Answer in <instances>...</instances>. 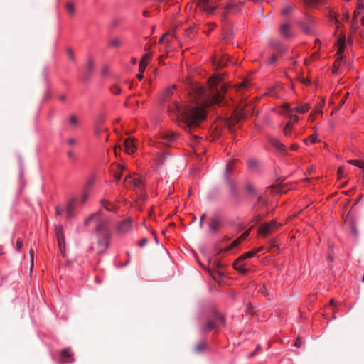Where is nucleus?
I'll list each match as a JSON object with an SVG mask.
<instances>
[{
	"label": "nucleus",
	"instance_id": "f257e3e1",
	"mask_svg": "<svg viewBox=\"0 0 364 364\" xmlns=\"http://www.w3.org/2000/svg\"><path fill=\"white\" fill-rule=\"evenodd\" d=\"M185 82L192 100L191 105L182 107L178 102H173L172 105L169 106L168 111L177 116L181 114L186 129L191 132L193 128L198 127L200 122L205 119L207 107L219 105L222 102L223 93L227 90V87L225 84H220L218 77H213L208 80L209 92L189 78H186Z\"/></svg>",
	"mask_w": 364,
	"mask_h": 364
},
{
	"label": "nucleus",
	"instance_id": "f03ea898",
	"mask_svg": "<svg viewBox=\"0 0 364 364\" xmlns=\"http://www.w3.org/2000/svg\"><path fill=\"white\" fill-rule=\"evenodd\" d=\"M224 318L220 314H216L214 320H208L205 323L201 326V331L208 333L216 329L219 326L223 325Z\"/></svg>",
	"mask_w": 364,
	"mask_h": 364
},
{
	"label": "nucleus",
	"instance_id": "7ed1b4c3",
	"mask_svg": "<svg viewBox=\"0 0 364 364\" xmlns=\"http://www.w3.org/2000/svg\"><path fill=\"white\" fill-rule=\"evenodd\" d=\"M337 46H338L337 54L339 56L336 58V60H335V62L333 65V67H332L333 73H336L338 71L340 64L343 60V56L341 55L344 52V48L346 46V39L344 37L340 38L338 39Z\"/></svg>",
	"mask_w": 364,
	"mask_h": 364
},
{
	"label": "nucleus",
	"instance_id": "20e7f679",
	"mask_svg": "<svg viewBox=\"0 0 364 364\" xmlns=\"http://www.w3.org/2000/svg\"><path fill=\"white\" fill-rule=\"evenodd\" d=\"M248 112V107H246L245 109H242L241 111L235 113L234 116L226 122L228 129L231 130L233 126L242 120Z\"/></svg>",
	"mask_w": 364,
	"mask_h": 364
},
{
	"label": "nucleus",
	"instance_id": "39448f33",
	"mask_svg": "<svg viewBox=\"0 0 364 364\" xmlns=\"http://www.w3.org/2000/svg\"><path fill=\"white\" fill-rule=\"evenodd\" d=\"M109 246V234H105L97 243L92 247V249L98 254L104 252Z\"/></svg>",
	"mask_w": 364,
	"mask_h": 364
},
{
	"label": "nucleus",
	"instance_id": "423d86ee",
	"mask_svg": "<svg viewBox=\"0 0 364 364\" xmlns=\"http://www.w3.org/2000/svg\"><path fill=\"white\" fill-rule=\"evenodd\" d=\"M202 267H203L204 269L208 272V273L212 276L214 280L217 279L216 275H218L219 277L223 276V273L220 271V269L223 268L224 265L218 261L215 260L213 262V267L215 268V271L211 270L210 268H207L204 266Z\"/></svg>",
	"mask_w": 364,
	"mask_h": 364
},
{
	"label": "nucleus",
	"instance_id": "0eeeda50",
	"mask_svg": "<svg viewBox=\"0 0 364 364\" xmlns=\"http://www.w3.org/2000/svg\"><path fill=\"white\" fill-rule=\"evenodd\" d=\"M197 6L208 14H211L216 9L213 0H198Z\"/></svg>",
	"mask_w": 364,
	"mask_h": 364
},
{
	"label": "nucleus",
	"instance_id": "6e6552de",
	"mask_svg": "<svg viewBox=\"0 0 364 364\" xmlns=\"http://www.w3.org/2000/svg\"><path fill=\"white\" fill-rule=\"evenodd\" d=\"M159 139V143L166 146H170L171 142L176 139V136L172 132H162Z\"/></svg>",
	"mask_w": 364,
	"mask_h": 364
},
{
	"label": "nucleus",
	"instance_id": "1a4fd4ad",
	"mask_svg": "<svg viewBox=\"0 0 364 364\" xmlns=\"http://www.w3.org/2000/svg\"><path fill=\"white\" fill-rule=\"evenodd\" d=\"M132 220L130 219H127L121 222L117 228V232L122 235L129 232L132 228Z\"/></svg>",
	"mask_w": 364,
	"mask_h": 364
},
{
	"label": "nucleus",
	"instance_id": "9d476101",
	"mask_svg": "<svg viewBox=\"0 0 364 364\" xmlns=\"http://www.w3.org/2000/svg\"><path fill=\"white\" fill-rule=\"evenodd\" d=\"M95 68V63L92 58H88L86 63L85 73L83 75V80L86 81L90 79L91 73Z\"/></svg>",
	"mask_w": 364,
	"mask_h": 364
},
{
	"label": "nucleus",
	"instance_id": "9b49d317",
	"mask_svg": "<svg viewBox=\"0 0 364 364\" xmlns=\"http://www.w3.org/2000/svg\"><path fill=\"white\" fill-rule=\"evenodd\" d=\"M125 151L129 154H133L135 152L136 144L134 139L127 138L124 141Z\"/></svg>",
	"mask_w": 364,
	"mask_h": 364
},
{
	"label": "nucleus",
	"instance_id": "f8f14e48",
	"mask_svg": "<svg viewBox=\"0 0 364 364\" xmlns=\"http://www.w3.org/2000/svg\"><path fill=\"white\" fill-rule=\"evenodd\" d=\"M279 34L284 38H290L291 36V24L288 23L281 24L279 26Z\"/></svg>",
	"mask_w": 364,
	"mask_h": 364
},
{
	"label": "nucleus",
	"instance_id": "ddd939ff",
	"mask_svg": "<svg viewBox=\"0 0 364 364\" xmlns=\"http://www.w3.org/2000/svg\"><path fill=\"white\" fill-rule=\"evenodd\" d=\"M150 59H151V53H146L145 55H144L141 57V59L140 60V63L139 65V70L140 71V73L144 72L146 67L149 64Z\"/></svg>",
	"mask_w": 364,
	"mask_h": 364
},
{
	"label": "nucleus",
	"instance_id": "4468645a",
	"mask_svg": "<svg viewBox=\"0 0 364 364\" xmlns=\"http://www.w3.org/2000/svg\"><path fill=\"white\" fill-rule=\"evenodd\" d=\"M123 171L124 167L119 164L112 166V171L114 173V178L117 181H119L121 178Z\"/></svg>",
	"mask_w": 364,
	"mask_h": 364
},
{
	"label": "nucleus",
	"instance_id": "2eb2a0df",
	"mask_svg": "<svg viewBox=\"0 0 364 364\" xmlns=\"http://www.w3.org/2000/svg\"><path fill=\"white\" fill-rule=\"evenodd\" d=\"M107 220H101L98 221V224L96 228L97 232L100 233L102 236H103L105 233L108 234L107 231Z\"/></svg>",
	"mask_w": 364,
	"mask_h": 364
},
{
	"label": "nucleus",
	"instance_id": "dca6fc26",
	"mask_svg": "<svg viewBox=\"0 0 364 364\" xmlns=\"http://www.w3.org/2000/svg\"><path fill=\"white\" fill-rule=\"evenodd\" d=\"M269 141L272 146H273L277 150L280 151H285L284 145L278 139L270 137Z\"/></svg>",
	"mask_w": 364,
	"mask_h": 364
},
{
	"label": "nucleus",
	"instance_id": "f3484780",
	"mask_svg": "<svg viewBox=\"0 0 364 364\" xmlns=\"http://www.w3.org/2000/svg\"><path fill=\"white\" fill-rule=\"evenodd\" d=\"M262 249V247H259V248L257 249L256 250L249 251V252L244 253L243 255H242L237 259V263H238V262H243L245 259L253 257V255H255L256 252H259Z\"/></svg>",
	"mask_w": 364,
	"mask_h": 364
},
{
	"label": "nucleus",
	"instance_id": "a211bd4d",
	"mask_svg": "<svg viewBox=\"0 0 364 364\" xmlns=\"http://www.w3.org/2000/svg\"><path fill=\"white\" fill-rule=\"evenodd\" d=\"M75 209V202L74 200H70L68 202L66 208V216L68 218H71L74 216V210Z\"/></svg>",
	"mask_w": 364,
	"mask_h": 364
},
{
	"label": "nucleus",
	"instance_id": "6ab92c4d",
	"mask_svg": "<svg viewBox=\"0 0 364 364\" xmlns=\"http://www.w3.org/2000/svg\"><path fill=\"white\" fill-rule=\"evenodd\" d=\"M207 348V343L205 341H200L197 343L194 348L193 352L196 354L202 353Z\"/></svg>",
	"mask_w": 364,
	"mask_h": 364
},
{
	"label": "nucleus",
	"instance_id": "aec40b11",
	"mask_svg": "<svg viewBox=\"0 0 364 364\" xmlns=\"http://www.w3.org/2000/svg\"><path fill=\"white\" fill-rule=\"evenodd\" d=\"M56 231V237L58 240V245H64V236L63 233V228L61 226L56 227L55 229Z\"/></svg>",
	"mask_w": 364,
	"mask_h": 364
},
{
	"label": "nucleus",
	"instance_id": "412c9836",
	"mask_svg": "<svg viewBox=\"0 0 364 364\" xmlns=\"http://www.w3.org/2000/svg\"><path fill=\"white\" fill-rule=\"evenodd\" d=\"M272 232V228L269 223H265L261 225L259 227V232L263 235L266 236Z\"/></svg>",
	"mask_w": 364,
	"mask_h": 364
},
{
	"label": "nucleus",
	"instance_id": "4be33fe9",
	"mask_svg": "<svg viewBox=\"0 0 364 364\" xmlns=\"http://www.w3.org/2000/svg\"><path fill=\"white\" fill-rule=\"evenodd\" d=\"M234 268L240 272L241 273H246L247 272V269L245 268V264L243 263V262H238L237 263V259L233 263Z\"/></svg>",
	"mask_w": 364,
	"mask_h": 364
},
{
	"label": "nucleus",
	"instance_id": "5701e85b",
	"mask_svg": "<svg viewBox=\"0 0 364 364\" xmlns=\"http://www.w3.org/2000/svg\"><path fill=\"white\" fill-rule=\"evenodd\" d=\"M242 2L240 1H237V0H229L228 3L227 4V6L225 7V10L228 11V10L233 9H237L238 6L242 5Z\"/></svg>",
	"mask_w": 364,
	"mask_h": 364
},
{
	"label": "nucleus",
	"instance_id": "b1692460",
	"mask_svg": "<svg viewBox=\"0 0 364 364\" xmlns=\"http://www.w3.org/2000/svg\"><path fill=\"white\" fill-rule=\"evenodd\" d=\"M101 203L102 206L108 211H115L117 210V207L114 204H112L106 200H102Z\"/></svg>",
	"mask_w": 364,
	"mask_h": 364
},
{
	"label": "nucleus",
	"instance_id": "393cba45",
	"mask_svg": "<svg viewBox=\"0 0 364 364\" xmlns=\"http://www.w3.org/2000/svg\"><path fill=\"white\" fill-rule=\"evenodd\" d=\"M364 9V4L362 0L358 1L356 9L353 14V18L355 19L360 14L362 10Z\"/></svg>",
	"mask_w": 364,
	"mask_h": 364
},
{
	"label": "nucleus",
	"instance_id": "a878e982",
	"mask_svg": "<svg viewBox=\"0 0 364 364\" xmlns=\"http://www.w3.org/2000/svg\"><path fill=\"white\" fill-rule=\"evenodd\" d=\"M280 89V87L279 85L273 86L269 87L268 91V95H271L274 97H279L278 90Z\"/></svg>",
	"mask_w": 364,
	"mask_h": 364
},
{
	"label": "nucleus",
	"instance_id": "bb28decb",
	"mask_svg": "<svg viewBox=\"0 0 364 364\" xmlns=\"http://www.w3.org/2000/svg\"><path fill=\"white\" fill-rule=\"evenodd\" d=\"M148 242V239L146 237H143L139 242L138 243V245L144 250V253L145 255H147L149 252V248L147 250L145 249V246L146 245Z\"/></svg>",
	"mask_w": 364,
	"mask_h": 364
},
{
	"label": "nucleus",
	"instance_id": "cd10ccee",
	"mask_svg": "<svg viewBox=\"0 0 364 364\" xmlns=\"http://www.w3.org/2000/svg\"><path fill=\"white\" fill-rule=\"evenodd\" d=\"M101 214H102V211L101 210H98L97 212L92 214L89 218H87L85 220V225H87L92 220L98 219Z\"/></svg>",
	"mask_w": 364,
	"mask_h": 364
},
{
	"label": "nucleus",
	"instance_id": "c85d7f7f",
	"mask_svg": "<svg viewBox=\"0 0 364 364\" xmlns=\"http://www.w3.org/2000/svg\"><path fill=\"white\" fill-rule=\"evenodd\" d=\"M323 105H324V100H322L320 105L316 107V109H314V111L313 112H311L310 117L312 119H314V116L316 114H319V113L322 112L321 108L323 106Z\"/></svg>",
	"mask_w": 364,
	"mask_h": 364
},
{
	"label": "nucleus",
	"instance_id": "c756f323",
	"mask_svg": "<svg viewBox=\"0 0 364 364\" xmlns=\"http://www.w3.org/2000/svg\"><path fill=\"white\" fill-rule=\"evenodd\" d=\"M66 9L67 11L69 13L70 15L73 16L75 14V5L71 2H68L66 4Z\"/></svg>",
	"mask_w": 364,
	"mask_h": 364
},
{
	"label": "nucleus",
	"instance_id": "7c9ffc66",
	"mask_svg": "<svg viewBox=\"0 0 364 364\" xmlns=\"http://www.w3.org/2000/svg\"><path fill=\"white\" fill-rule=\"evenodd\" d=\"M105 131V128H104L102 124H96V126L95 127V134L97 136H100Z\"/></svg>",
	"mask_w": 364,
	"mask_h": 364
},
{
	"label": "nucleus",
	"instance_id": "2f4dec72",
	"mask_svg": "<svg viewBox=\"0 0 364 364\" xmlns=\"http://www.w3.org/2000/svg\"><path fill=\"white\" fill-rule=\"evenodd\" d=\"M219 221L214 220L213 223L210 225V230L213 232H216L218 230Z\"/></svg>",
	"mask_w": 364,
	"mask_h": 364
},
{
	"label": "nucleus",
	"instance_id": "473e14b6",
	"mask_svg": "<svg viewBox=\"0 0 364 364\" xmlns=\"http://www.w3.org/2000/svg\"><path fill=\"white\" fill-rule=\"evenodd\" d=\"M176 88V86L175 85H173L171 87H167L164 91V95L166 97H168V96L171 95L173 93Z\"/></svg>",
	"mask_w": 364,
	"mask_h": 364
},
{
	"label": "nucleus",
	"instance_id": "72a5a7b5",
	"mask_svg": "<svg viewBox=\"0 0 364 364\" xmlns=\"http://www.w3.org/2000/svg\"><path fill=\"white\" fill-rule=\"evenodd\" d=\"M60 357H61V359H62V362L63 363H65L66 361L64 360V359L66 358L71 357V354L70 353V352H69V350L68 349H65V350L61 351Z\"/></svg>",
	"mask_w": 364,
	"mask_h": 364
},
{
	"label": "nucleus",
	"instance_id": "f704fd0d",
	"mask_svg": "<svg viewBox=\"0 0 364 364\" xmlns=\"http://www.w3.org/2000/svg\"><path fill=\"white\" fill-rule=\"evenodd\" d=\"M348 162L361 168H364V161L358 160H350Z\"/></svg>",
	"mask_w": 364,
	"mask_h": 364
},
{
	"label": "nucleus",
	"instance_id": "c9c22d12",
	"mask_svg": "<svg viewBox=\"0 0 364 364\" xmlns=\"http://www.w3.org/2000/svg\"><path fill=\"white\" fill-rule=\"evenodd\" d=\"M68 121L72 126H77L78 124V119L74 114L70 116Z\"/></svg>",
	"mask_w": 364,
	"mask_h": 364
},
{
	"label": "nucleus",
	"instance_id": "e433bc0d",
	"mask_svg": "<svg viewBox=\"0 0 364 364\" xmlns=\"http://www.w3.org/2000/svg\"><path fill=\"white\" fill-rule=\"evenodd\" d=\"M245 189L246 191L250 194L255 195L256 193L255 189L251 183H247L245 185Z\"/></svg>",
	"mask_w": 364,
	"mask_h": 364
},
{
	"label": "nucleus",
	"instance_id": "4c0bfd02",
	"mask_svg": "<svg viewBox=\"0 0 364 364\" xmlns=\"http://www.w3.org/2000/svg\"><path fill=\"white\" fill-rule=\"evenodd\" d=\"M241 241H242V240H241L240 237H239V238H237V240H234V241L232 242V244L230 245V247H228L227 249H225V250H220L219 252H222V251H227V250H230V249H232V248H233V247H235L237 246V245H238V244L241 242Z\"/></svg>",
	"mask_w": 364,
	"mask_h": 364
},
{
	"label": "nucleus",
	"instance_id": "58836bf2",
	"mask_svg": "<svg viewBox=\"0 0 364 364\" xmlns=\"http://www.w3.org/2000/svg\"><path fill=\"white\" fill-rule=\"evenodd\" d=\"M121 45V41L117 38L112 39L109 42V46L112 48H118Z\"/></svg>",
	"mask_w": 364,
	"mask_h": 364
},
{
	"label": "nucleus",
	"instance_id": "ea45409f",
	"mask_svg": "<svg viewBox=\"0 0 364 364\" xmlns=\"http://www.w3.org/2000/svg\"><path fill=\"white\" fill-rule=\"evenodd\" d=\"M293 9H294L293 6L287 5L282 9V14L284 16L288 15L289 13H291V11L293 10Z\"/></svg>",
	"mask_w": 364,
	"mask_h": 364
},
{
	"label": "nucleus",
	"instance_id": "a19ab883",
	"mask_svg": "<svg viewBox=\"0 0 364 364\" xmlns=\"http://www.w3.org/2000/svg\"><path fill=\"white\" fill-rule=\"evenodd\" d=\"M291 122H289L286 126L284 127V129H283V132L284 134L286 135V136H289L290 134V132H291Z\"/></svg>",
	"mask_w": 364,
	"mask_h": 364
},
{
	"label": "nucleus",
	"instance_id": "79ce46f5",
	"mask_svg": "<svg viewBox=\"0 0 364 364\" xmlns=\"http://www.w3.org/2000/svg\"><path fill=\"white\" fill-rule=\"evenodd\" d=\"M299 107V113H305L309 111V105L308 104H304Z\"/></svg>",
	"mask_w": 364,
	"mask_h": 364
},
{
	"label": "nucleus",
	"instance_id": "37998d69",
	"mask_svg": "<svg viewBox=\"0 0 364 364\" xmlns=\"http://www.w3.org/2000/svg\"><path fill=\"white\" fill-rule=\"evenodd\" d=\"M137 187H138V200L141 198V200H144V198H145V195L144 194H142L141 192V181L138 178V185H137Z\"/></svg>",
	"mask_w": 364,
	"mask_h": 364
},
{
	"label": "nucleus",
	"instance_id": "c03bdc74",
	"mask_svg": "<svg viewBox=\"0 0 364 364\" xmlns=\"http://www.w3.org/2000/svg\"><path fill=\"white\" fill-rule=\"evenodd\" d=\"M282 108L286 110V112L284 113L286 115L293 112V109L290 108V105L288 103H284V105H282Z\"/></svg>",
	"mask_w": 364,
	"mask_h": 364
},
{
	"label": "nucleus",
	"instance_id": "a18cd8bd",
	"mask_svg": "<svg viewBox=\"0 0 364 364\" xmlns=\"http://www.w3.org/2000/svg\"><path fill=\"white\" fill-rule=\"evenodd\" d=\"M271 46L277 50L279 53H282L283 52H284V48H282L279 47V43L277 42H275V43H272L271 44Z\"/></svg>",
	"mask_w": 364,
	"mask_h": 364
},
{
	"label": "nucleus",
	"instance_id": "49530a36",
	"mask_svg": "<svg viewBox=\"0 0 364 364\" xmlns=\"http://www.w3.org/2000/svg\"><path fill=\"white\" fill-rule=\"evenodd\" d=\"M267 204L266 199L262 196H259L257 198V205H265Z\"/></svg>",
	"mask_w": 364,
	"mask_h": 364
},
{
	"label": "nucleus",
	"instance_id": "de8ad7c7",
	"mask_svg": "<svg viewBox=\"0 0 364 364\" xmlns=\"http://www.w3.org/2000/svg\"><path fill=\"white\" fill-rule=\"evenodd\" d=\"M124 183L126 186L128 184L134 183V185L136 184V182L134 178H132L131 176H127L124 179Z\"/></svg>",
	"mask_w": 364,
	"mask_h": 364
},
{
	"label": "nucleus",
	"instance_id": "09e8293b",
	"mask_svg": "<svg viewBox=\"0 0 364 364\" xmlns=\"http://www.w3.org/2000/svg\"><path fill=\"white\" fill-rule=\"evenodd\" d=\"M306 5H314L323 1L324 0H303Z\"/></svg>",
	"mask_w": 364,
	"mask_h": 364
},
{
	"label": "nucleus",
	"instance_id": "8fccbe9b",
	"mask_svg": "<svg viewBox=\"0 0 364 364\" xmlns=\"http://www.w3.org/2000/svg\"><path fill=\"white\" fill-rule=\"evenodd\" d=\"M67 55L69 58V59L72 61H75V55H74V53L73 52V50L71 48H68L67 49Z\"/></svg>",
	"mask_w": 364,
	"mask_h": 364
},
{
	"label": "nucleus",
	"instance_id": "3c124183",
	"mask_svg": "<svg viewBox=\"0 0 364 364\" xmlns=\"http://www.w3.org/2000/svg\"><path fill=\"white\" fill-rule=\"evenodd\" d=\"M301 28H303V30L304 31L305 33H311V26L306 24V23H302L301 25Z\"/></svg>",
	"mask_w": 364,
	"mask_h": 364
},
{
	"label": "nucleus",
	"instance_id": "603ef678",
	"mask_svg": "<svg viewBox=\"0 0 364 364\" xmlns=\"http://www.w3.org/2000/svg\"><path fill=\"white\" fill-rule=\"evenodd\" d=\"M287 116H288L290 118L291 123H295L299 120V117L296 115L292 114V112L288 114Z\"/></svg>",
	"mask_w": 364,
	"mask_h": 364
},
{
	"label": "nucleus",
	"instance_id": "864d4df0",
	"mask_svg": "<svg viewBox=\"0 0 364 364\" xmlns=\"http://www.w3.org/2000/svg\"><path fill=\"white\" fill-rule=\"evenodd\" d=\"M67 155L68 157L72 161H75L76 159V155L73 151H68L67 152Z\"/></svg>",
	"mask_w": 364,
	"mask_h": 364
},
{
	"label": "nucleus",
	"instance_id": "5fc2aeb1",
	"mask_svg": "<svg viewBox=\"0 0 364 364\" xmlns=\"http://www.w3.org/2000/svg\"><path fill=\"white\" fill-rule=\"evenodd\" d=\"M228 58L223 57L221 60L218 62V65L220 67L225 66L227 64Z\"/></svg>",
	"mask_w": 364,
	"mask_h": 364
},
{
	"label": "nucleus",
	"instance_id": "6e6d98bb",
	"mask_svg": "<svg viewBox=\"0 0 364 364\" xmlns=\"http://www.w3.org/2000/svg\"><path fill=\"white\" fill-rule=\"evenodd\" d=\"M76 144H77V141H76V139H74V138H69V139H68V144L69 146H75V145H76Z\"/></svg>",
	"mask_w": 364,
	"mask_h": 364
},
{
	"label": "nucleus",
	"instance_id": "4d7b16f0",
	"mask_svg": "<svg viewBox=\"0 0 364 364\" xmlns=\"http://www.w3.org/2000/svg\"><path fill=\"white\" fill-rule=\"evenodd\" d=\"M111 91L112 93L117 95L120 92V88L118 86L114 85L111 87Z\"/></svg>",
	"mask_w": 364,
	"mask_h": 364
},
{
	"label": "nucleus",
	"instance_id": "13d9d810",
	"mask_svg": "<svg viewBox=\"0 0 364 364\" xmlns=\"http://www.w3.org/2000/svg\"><path fill=\"white\" fill-rule=\"evenodd\" d=\"M250 167L255 168L257 167V162L255 160H250L248 162Z\"/></svg>",
	"mask_w": 364,
	"mask_h": 364
},
{
	"label": "nucleus",
	"instance_id": "bf43d9fd",
	"mask_svg": "<svg viewBox=\"0 0 364 364\" xmlns=\"http://www.w3.org/2000/svg\"><path fill=\"white\" fill-rule=\"evenodd\" d=\"M269 224L272 228V231L277 229L280 225V224H278L275 221H272L271 223H269Z\"/></svg>",
	"mask_w": 364,
	"mask_h": 364
},
{
	"label": "nucleus",
	"instance_id": "052dcab7",
	"mask_svg": "<svg viewBox=\"0 0 364 364\" xmlns=\"http://www.w3.org/2000/svg\"><path fill=\"white\" fill-rule=\"evenodd\" d=\"M337 174H338V177L339 178H341L343 177V175H344V170L343 169V168L340 167L338 169V171H337Z\"/></svg>",
	"mask_w": 364,
	"mask_h": 364
},
{
	"label": "nucleus",
	"instance_id": "680f3d73",
	"mask_svg": "<svg viewBox=\"0 0 364 364\" xmlns=\"http://www.w3.org/2000/svg\"><path fill=\"white\" fill-rule=\"evenodd\" d=\"M250 232V230H247L240 237V238L242 240V241L244 240L247 237H248Z\"/></svg>",
	"mask_w": 364,
	"mask_h": 364
},
{
	"label": "nucleus",
	"instance_id": "e2e57ef3",
	"mask_svg": "<svg viewBox=\"0 0 364 364\" xmlns=\"http://www.w3.org/2000/svg\"><path fill=\"white\" fill-rule=\"evenodd\" d=\"M273 188H274V191L277 193H282L284 191H283L282 187L274 186Z\"/></svg>",
	"mask_w": 364,
	"mask_h": 364
},
{
	"label": "nucleus",
	"instance_id": "0e129e2a",
	"mask_svg": "<svg viewBox=\"0 0 364 364\" xmlns=\"http://www.w3.org/2000/svg\"><path fill=\"white\" fill-rule=\"evenodd\" d=\"M59 247H60V253L63 256H64L65 255V243L64 242V248H63V245H58Z\"/></svg>",
	"mask_w": 364,
	"mask_h": 364
},
{
	"label": "nucleus",
	"instance_id": "69168bd1",
	"mask_svg": "<svg viewBox=\"0 0 364 364\" xmlns=\"http://www.w3.org/2000/svg\"><path fill=\"white\" fill-rule=\"evenodd\" d=\"M277 60V56L275 55H272V57L269 60V63L272 64Z\"/></svg>",
	"mask_w": 364,
	"mask_h": 364
},
{
	"label": "nucleus",
	"instance_id": "338daca9",
	"mask_svg": "<svg viewBox=\"0 0 364 364\" xmlns=\"http://www.w3.org/2000/svg\"><path fill=\"white\" fill-rule=\"evenodd\" d=\"M22 245H23V242L22 240H17V242H16V247H17V249L19 250L21 247H22Z\"/></svg>",
	"mask_w": 364,
	"mask_h": 364
},
{
	"label": "nucleus",
	"instance_id": "774afa93",
	"mask_svg": "<svg viewBox=\"0 0 364 364\" xmlns=\"http://www.w3.org/2000/svg\"><path fill=\"white\" fill-rule=\"evenodd\" d=\"M261 292L264 295V296H267L268 295V291H267V289L266 288V287L264 285L261 289Z\"/></svg>",
	"mask_w": 364,
	"mask_h": 364
}]
</instances>
